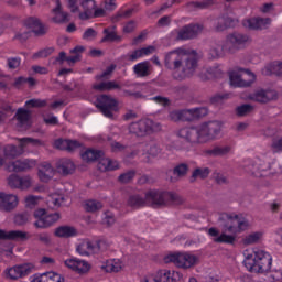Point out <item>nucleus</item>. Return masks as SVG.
<instances>
[{
  "instance_id": "obj_25",
  "label": "nucleus",
  "mask_w": 282,
  "mask_h": 282,
  "mask_svg": "<svg viewBox=\"0 0 282 282\" xmlns=\"http://www.w3.org/2000/svg\"><path fill=\"white\" fill-rule=\"evenodd\" d=\"M156 280L159 282H177L182 281V274L180 271L169 270V269H161L156 273Z\"/></svg>"
},
{
  "instance_id": "obj_59",
  "label": "nucleus",
  "mask_w": 282,
  "mask_h": 282,
  "mask_svg": "<svg viewBox=\"0 0 282 282\" xmlns=\"http://www.w3.org/2000/svg\"><path fill=\"white\" fill-rule=\"evenodd\" d=\"M230 98V94H216L210 98L212 105H219L224 102V100H228Z\"/></svg>"
},
{
  "instance_id": "obj_24",
  "label": "nucleus",
  "mask_w": 282,
  "mask_h": 282,
  "mask_svg": "<svg viewBox=\"0 0 282 282\" xmlns=\"http://www.w3.org/2000/svg\"><path fill=\"white\" fill-rule=\"evenodd\" d=\"M36 166V160L34 159H24L11 162L8 166L9 171H13V173H21L23 171H30V169H34Z\"/></svg>"
},
{
  "instance_id": "obj_63",
  "label": "nucleus",
  "mask_w": 282,
  "mask_h": 282,
  "mask_svg": "<svg viewBox=\"0 0 282 282\" xmlns=\"http://www.w3.org/2000/svg\"><path fill=\"white\" fill-rule=\"evenodd\" d=\"M151 100L156 102V105H161V107H169L171 105V100L167 97L155 96Z\"/></svg>"
},
{
  "instance_id": "obj_47",
  "label": "nucleus",
  "mask_w": 282,
  "mask_h": 282,
  "mask_svg": "<svg viewBox=\"0 0 282 282\" xmlns=\"http://www.w3.org/2000/svg\"><path fill=\"white\" fill-rule=\"evenodd\" d=\"M84 208L87 213H98L102 208V203L96 199H88L85 202Z\"/></svg>"
},
{
  "instance_id": "obj_32",
  "label": "nucleus",
  "mask_w": 282,
  "mask_h": 282,
  "mask_svg": "<svg viewBox=\"0 0 282 282\" xmlns=\"http://www.w3.org/2000/svg\"><path fill=\"white\" fill-rule=\"evenodd\" d=\"M32 118V112L24 108H19L15 112V120L20 127L28 129L30 127V120Z\"/></svg>"
},
{
  "instance_id": "obj_28",
  "label": "nucleus",
  "mask_w": 282,
  "mask_h": 282,
  "mask_svg": "<svg viewBox=\"0 0 282 282\" xmlns=\"http://www.w3.org/2000/svg\"><path fill=\"white\" fill-rule=\"evenodd\" d=\"M82 10L84 11L79 13V19H82V21L93 19L94 10H96V0H83Z\"/></svg>"
},
{
  "instance_id": "obj_57",
  "label": "nucleus",
  "mask_w": 282,
  "mask_h": 282,
  "mask_svg": "<svg viewBox=\"0 0 282 282\" xmlns=\"http://www.w3.org/2000/svg\"><path fill=\"white\" fill-rule=\"evenodd\" d=\"M83 1L84 0H67L70 12L73 13L80 12V8L83 7Z\"/></svg>"
},
{
  "instance_id": "obj_43",
  "label": "nucleus",
  "mask_w": 282,
  "mask_h": 282,
  "mask_svg": "<svg viewBox=\"0 0 282 282\" xmlns=\"http://www.w3.org/2000/svg\"><path fill=\"white\" fill-rule=\"evenodd\" d=\"M227 28H235V19L228 17V15H221L218 18V24L216 26V30L218 32H224Z\"/></svg>"
},
{
  "instance_id": "obj_42",
  "label": "nucleus",
  "mask_w": 282,
  "mask_h": 282,
  "mask_svg": "<svg viewBox=\"0 0 282 282\" xmlns=\"http://www.w3.org/2000/svg\"><path fill=\"white\" fill-rule=\"evenodd\" d=\"M93 88L96 91H111L113 89H120V85L113 80H110V82H101L99 84H95Z\"/></svg>"
},
{
  "instance_id": "obj_5",
  "label": "nucleus",
  "mask_w": 282,
  "mask_h": 282,
  "mask_svg": "<svg viewBox=\"0 0 282 282\" xmlns=\"http://www.w3.org/2000/svg\"><path fill=\"white\" fill-rule=\"evenodd\" d=\"M178 138H183L185 141H176L174 143L176 151H191L193 144L204 143L200 126L182 128L178 130Z\"/></svg>"
},
{
  "instance_id": "obj_48",
  "label": "nucleus",
  "mask_w": 282,
  "mask_h": 282,
  "mask_svg": "<svg viewBox=\"0 0 282 282\" xmlns=\"http://www.w3.org/2000/svg\"><path fill=\"white\" fill-rule=\"evenodd\" d=\"M231 147L230 145H225V147H214L210 150H207V154L208 155H214L215 158H217L218 155H228V153L231 151Z\"/></svg>"
},
{
  "instance_id": "obj_31",
  "label": "nucleus",
  "mask_w": 282,
  "mask_h": 282,
  "mask_svg": "<svg viewBox=\"0 0 282 282\" xmlns=\"http://www.w3.org/2000/svg\"><path fill=\"white\" fill-rule=\"evenodd\" d=\"M97 169L102 173H106V171H118V169H120V163L117 160L105 158L98 162Z\"/></svg>"
},
{
  "instance_id": "obj_36",
  "label": "nucleus",
  "mask_w": 282,
  "mask_h": 282,
  "mask_svg": "<svg viewBox=\"0 0 282 282\" xmlns=\"http://www.w3.org/2000/svg\"><path fill=\"white\" fill-rule=\"evenodd\" d=\"M37 175L41 182H48L54 177V167L50 163H43L39 169Z\"/></svg>"
},
{
  "instance_id": "obj_62",
  "label": "nucleus",
  "mask_w": 282,
  "mask_h": 282,
  "mask_svg": "<svg viewBox=\"0 0 282 282\" xmlns=\"http://www.w3.org/2000/svg\"><path fill=\"white\" fill-rule=\"evenodd\" d=\"M116 64H111L106 68V70L99 75H96V80H102V78H107V76H111L113 72H116Z\"/></svg>"
},
{
  "instance_id": "obj_53",
  "label": "nucleus",
  "mask_w": 282,
  "mask_h": 282,
  "mask_svg": "<svg viewBox=\"0 0 282 282\" xmlns=\"http://www.w3.org/2000/svg\"><path fill=\"white\" fill-rule=\"evenodd\" d=\"M52 54H54V47L40 50L33 54V61H36L37 58H47V56H52Z\"/></svg>"
},
{
  "instance_id": "obj_19",
  "label": "nucleus",
  "mask_w": 282,
  "mask_h": 282,
  "mask_svg": "<svg viewBox=\"0 0 282 282\" xmlns=\"http://www.w3.org/2000/svg\"><path fill=\"white\" fill-rule=\"evenodd\" d=\"M8 184L11 188H19L20 191H28L32 186V177L30 176H19L17 174H11L8 177Z\"/></svg>"
},
{
  "instance_id": "obj_20",
  "label": "nucleus",
  "mask_w": 282,
  "mask_h": 282,
  "mask_svg": "<svg viewBox=\"0 0 282 282\" xmlns=\"http://www.w3.org/2000/svg\"><path fill=\"white\" fill-rule=\"evenodd\" d=\"M279 95L276 90H256L254 93L249 94V100H253V102H270V100H276Z\"/></svg>"
},
{
  "instance_id": "obj_55",
  "label": "nucleus",
  "mask_w": 282,
  "mask_h": 282,
  "mask_svg": "<svg viewBox=\"0 0 282 282\" xmlns=\"http://www.w3.org/2000/svg\"><path fill=\"white\" fill-rule=\"evenodd\" d=\"M43 199L41 196L29 195L25 197V206L26 208H35L39 206V200Z\"/></svg>"
},
{
  "instance_id": "obj_21",
  "label": "nucleus",
  "mask_w": 282,
  "mask_h": 282,
  "mask_svg": "<svg viewBox=\"0 0 282 282\" xmlns=\"http://www.w3.org/2000/svg\"><path fill=\"white\" fill-rule=\"evenodd\" d=\"M23 24L25 28H29V30H32L35 36H44V34H47V28H45L36 17L26 18Z\"/></svg>"
},
{
  "instance_id": "obj_11",
  "label": "nucleus",
  "mask_w": 282,
  "mask_h": 282,
  "mask_svg": "<svg viewBox=\"0 0 282 282\" xmlns=\"http://www.w3.org/2000/svg\"><path fill=\"white\" fill-rule=\"evenodd\" d=\"M19 142H20L19 147L14 144L4 145L3 148L4 158H7L8 160H14V158H19V155H23L25 151V147H28V144H32L33 147L41 144V140L32 139L30 137L21 138L19 139Z\"/></svg>"
},
{
  "instance_id": "obj_45",
  "label": "nucleus",
  "mask_w": 282,
  "mask_h": 282,
  "mask_svg": "<svg viewBox=\"0 0 282 282\" xmlns=\"http://www.w3.org/2000/svg\"><path fill=\"white\" fill-rule=\"evenodd\" d=\"M28 232L21 230H11L7 232V239L9 241H28Z\"/></svg>"
},
{
  "instance_id": "obj_2",
  "label": "nucleus",
  "mask_w": 282,
  "mask_h": 282,
  "mask_svg": "<svg viewBox=\"0 0 282 282\" xmlns=\"http://www.w3.org/2000/svg\"><path fill=\"white\" fill-rule=\"evenodd\" d=\"M180 202V195L173 192H160L155 189L148 191L144 196L142 194H132L128 197V206L138 210L144 208L148 204L151 206H166Z\"/></svg>"
},
{
  "instance_id": "obj_30",
  "label": "nucleus",
  "mask_w": 282,
  "mask_h": 282,
  "mask_svg": "<svg viewBox=\"0 0 282 282\" xmlns=\"http://www.w3.org/2000/svg\"><path fill=\"white\" fill-rule=\"evenodd\" d=\"M262 76H282V62L274 61L262 68Z\"/></svg>"
},
{
  "instance_id": "obj_58",
  "label": "nucleus",
  "mask_w": 282,
  "mask_h": 282,
  "mask_svg": "<svg viewBox=\"0 0 282 282\" xmlns=\"http://www.w3.org/2000/svg\"><path fill=\"white\" fill-rule=\"evenodd\" d=\"M140 58H142V51H140V48L126 55V61H130L131 63H135V61H140Z\"/></svg>"
},
{
  "instance_id": "obj_17",
  "label": "nucleus",
  "mask_w": 282,
  "mask_h": 282,
  "mask_svg": "<svg viewBox=\"0 0 282 282\" xmlns=\"http://www.w3.org/2000/svg\"><path fill=\"white\" fill-rule=\"evenodd\" d=\"M64 265L77 274H87V272L91 270V264H89V262L78 258L66 259Z\"/></svg>"
},
{
  "instance_id": "obj_29",
  "label": "nucleus",
  "mask_w": 282,
  "mask_h": 282,
  "mask_svg": "<svg viewBox=\"0 0 282 282\" xmlns=\"http://www.w3.org/2000/svg\"><path fill=\"white\" fill-rule=\"evenodd\" d=\"M56 170L61 175H72L76 171V164H74L72 159H61L57 162Z\"/></svg>"
},
{
  "instance_id": "obj_15",
  "label": "nucleus",
  "mask_w": 282,
  "mask_h": 282,
  "mask_svg": "<svg viewBox=\"0 0 282 282\" xmlns=\"http://www.w3.org/2000/svg\"><path fill=\"white\" fill-rule=\"evenodd\" d=\"M204 30L202 24L197 23H189L184 25L180 30H174L171 34H176L175 41H191L196 39V36Z\"/></svg>"
},
{
  "instance_id": "obj_39",
  "label": "nucleus",
  "mask_w": 282,
  "mask_h": 282,
  "mask_svg": "<svg viewBox=\"0 0 282 282\" xmlns=\"http://www.w3.org/2000/svg\"><path fill=\"white\" fill-rule=\"evenodd\" d=\"M102 158V151L95 149H87L84 153H82V160L84 162H96Z\"/></svg>"
},
{
  "instance_id": "obj_49",
  "label": "nucleus",
  "mask_w": 282,
  "mask_h": 282,
  "mask_svg": "<svg viewBox=\"0 0 282 282\" xmlns=\"http://www.w3.org/2000/svg\"><path fill=\"white\" fill-rule=\"evenodd\" d=\"M254 111V106L250 104H243L236 108V116L239 118H243L245 116H248Z\"/></svg>"
},
{
  "instance_id": "obj_1",
  "label": "nucleus",
  "mask_w": 282,
  "mask_h": 282,
  "mask_svg": "<svg viewBox=\"0 0 282 282\" xmlns=\"http://www.w3.org/2000/svg\"><path fill=\"white\" fill-rule=\"evenodd\" d=\"M199 65V54L196 50L182 46L167 53L164 66L172 73L174 80H186L195 75Z\"/></svg>"
},
{
  "instance_id": "obj_64",
  "label": "nucleus",
  "mask_w": 282,
  "mask_h": 282,
  "mask_svg": "<svg viewBox=\"0 0 282 282\" xmlns=\"http://www.w3.org/2000/svg\"><path fill=\"white\" fill-rule=\"evenodd\" d=\"M102 223L106 224V226H113L116 224V216L111 212H106L104 214Z\"/></svg>"
},
{
  "instance_id": "obj_6",
  "label": "nucleus",
  "mask_w": 282,
  "mask_h": 282,
  "mask_svg": "<svg viewBox=\"0 0 282 282\" xmlns=\"http://www.w3.org/2000/svg\"><path fill=\"white\" fill-rule=\"evenodd\" d=\"M219 221H224L221 224L224 232H232L234 235H237L238 232L248 230V220L239 217L237 214L223 213L219 216Z\"/></svg>"
},
{
  "instance_id": "obj_54",
  "label": "nucleus",
  "mask_w": 282,
  "mask_h": 282,
  "mask_svg": "<svg viewBox=\"0 0 282 282\" xmlns=\"http://www.w3.org/2000/svg\"><path fill=\"white\" fill-rule=\"evenodd\" d=\"M28 221H30V214H28V212L20 213L14 216V224L17 226H25Z\"/></svg>"
},
{
  "instance_id": "obj_8",
  "label": "nucleus",
  "mask_w": 282,
  "mask_h": 282,
  "mask_svg": "<svg viewBox=\"0 0 282 282\" xmlns=\"http://www.w3.org/2000/svg\"><path fill=\"white\" fill-rule=\"evenodd\" d=\"M164 263H174L176 268H182L183 270H188L193 265L197 264L199 258L195 254L188 252H175L169 253L163 258Z\"/></svg>"
},
{
  "instance_id": "obj_50",
  "label": "nucleus",
  "mask_w": 282,
  "mask_h": 282,
  "mask_svg": "<svg viewBox=\"0 0 282 282\" xmlns=\"http://www.w3.org/2000/svg\"><path fill=\"white\" fill-rule=\"evenodd\" d=\"M26 109H39L41 107H47V100L45 99H30L24 104Z\"/></svg>"
},
{
  "instance_id": "obj_14",
  "label": "nucleus",
  "mask_w": 282,
  "mask_h": 282,
  "mask_svg": "<svg viewBox=\"0 0 282 282\" xmlns=\"http://www.w3.org/2000/svg\"><path fill=\"white\" fill-rule=\"evenodd\" d=\"M204 30L202 24L197 23H189L184 25L180 30H174L171 34H176L175 41H191L196 39V36Z\"/></svg>"
},
{
  "instance_id": "obj_7",
  "label": "nucleus",
  "mask_w": 282,
  "mask_h": 282,
  "mask_svg": "<svg viewBox=\"0 0 282 282\" xmlns=\"http://www.w3.org/2000/svg\"><path fill=\"white\" fill-rule=\"evenodd\" d=\"M129 131L138 138H144L147 135H151L152 133H158V131H162V124L149 118H143L137 122H132L129 126Z\"/></svg>"
},
{
  "instance_id": "obj_23",
  "label": "nucleus",
  "mask_w": 282,
  "mask_h": 282,
  "mask_svg": "<svg viewBox=\"0 0 282 282\" xmlns=\"http://www.w3.org/2000/svg\"><path fill=\"white\" fill-rule=\"evenodd\" d=\"M270 23H272L270 18H250L243 20L242 25L248 28V30H265Z\"/></svg>"
},
{
  "instance_id": "obj_41",
  "label": "nucleus",
  "mask_w": 282,
  "mask_h": 282,
  "mask_svg": "<svg viewBox=\"0 0 282 282\" xmlns=\"http://www.w3.org/2000/svg\"><path fill=\"white\" fill-rule=\"evenodd\" d=\"M83 52H85V46H75L73 50H70V54L73 55L67 56L66 63H68V65H74L75 63H78V61H80L82 58Z\"/></svg>"
},
{
  "instance_id": "obj_12",
  "label": "nucleus",
  "mask_w": 282,
  "mask_h": 282,
  "mask_svg": "<svg viewBox=\"0 0 282 282\" xmlns=\"http://www.w3.org/2000/svg\"><path fill=\"white\" fill-rule=\"evenodd\" d=\"M33 216L36 219L34 223L35 228H50L54 226L58 219H61V214H50L43 208L36 209Z\"/></svg>"
},
{
  "instance_id": "obj_51",
  "label": "nucleus",
  "mask_w": 282,
  "mask_h": 282,
  "mask_svg": "<svg viewBox=\"0 0 282 282\" xmlns=\"http://www.w3.org/2000/svg\"><path fill=\"white\" fill-rule=\"evenodd\" d=\"M207 78H223L224 72L221 70V67L219 65H215L212 67H208L206 69Z\"/></svg>"
},
{
  "instance_id": "obj_33",
  "label": "nucleus",
  "mask_w": 282,
  "mask_h": 282,
  "mask_svg": "<svg viewBox=\"0 0 282 282\" xmlns=\"http://www.w3.org/2000/svg\"><path fill=\"white\" fill-rule=\"evenodd\" d=\"M52 13L54 14L52 18L53 23H67V21H69V14L63 11L61 0L56 1V7L52 10Z\"/></svg>"
},
{
  "instance_id": "obj_3",
  "label": "nucleus",
  "mask_w": 282,
  "mask_h": 282,
  "mask_svg": "<svg viewBox=\"0 0 282 282\" xmlns=\"http://www.w3.org/2000/svg\"><path fill=\"white\" fill-rule=\"evenodd\" d=\"M252 41L248 34L231 33L226 40L209 50V58H221L225 54H235L240 47H245L247 43Z\"/></svg>"
},
{
  "instance_id": "obj_38",
  "label": "nucleus",
  "mask_w": 282,
  "mask_h": 282,
  "mask_svg": "<svg viewBox=\"0 0 282 282\" xmlns=\"http://www.w3.org/2000/svg\"><path fill=\"white\" fill-rule=\"evenodd\" d=\"M105 36L101 39V43H113L115 41H122V37L116 33V26L104 29Z\"/></svg>"
},
{
  "instance_id": "obj_44",
  "label": "nucleus",
  "mask_w": 282,
  "mask_h": 282,
  "mask_svg": "<svg viewBox=\"0 0 282 282\" xmlns=\"http://www.w3.org/2000/svg\"><path fill=\"white\" fill-rule=\"evenodd\" d=\"M212 6H215V0L191 1L187 3V8L192 10H208Z\"/></svg>"
},
{
  "instance_id": "obj_16",
  "label": "nucleus",
  "mask_w": 282,
  "mask_h": 282,
  "mask_svg": "<svg viewBox=\"0 0 282 282\" xmlns=\"http://www.w3.org/2000/svg\"><path fill=\"white\" fill-rule=\"evenodd\" d=\"M221 133V123L219 121H209L200 124V135L204 142L215 140Z\"/></svg>"
},
{
  "instance_id": "obj_22",
  "label": "nucleus",
  "mask_w": 282,
  "mask_h": 282,
  "mask_svg": "<svg viewBox=\"0 0 282 282\" xmlns=\"http://www.w3.org/2000/svg\"><path fill=\"white\" fill-rule=\"evenodd\" d=\"M17 206H19V197H17V195L0 193V210L10 213V210H14Z\"/></svg>"
},
{
  "instance_id": "obj_18",
  "label": "nucleus",
  "mask_w": 282,
  "mask_h": 282,
  "mask_svg": "<svg viewBox=\"0 0 282 282\" xmlns=\"http://www.w3.org/2000/svg\"><path fill=\"white\" fill-rule=\"evenodd\" d=\"M34 265L31 263H24V264H19L13 268H10L6 271L7 278L11 279L12 281H17V279H21L23 276H28L30 272H32V269Z\"/></svg>"
},
{
  "instance_id": "obj_60",
  "label": "nucleus",
  "mask_w": 282,
  "mask_h": 282,
  "mask_svg": "<svg viewBox=\"0 0 282 282\" xmlns=\"http://www.w3.org/2000/svg\"><path fill=\"white\" fill-rule=\"evenodd\" d=\"M135 28H138V22L130 20L123 25L122 32L123 34H131V32H135Z\"/></svg>"
},
{
  "instance_id": "obj_34",
  "label": "nucleus",
  "mask_w": 282,
  "mask_h": 282,
  "mask_svg": "<svg viewBox=\"0 0 282 282\" xmlns=\"http://www.w3.org/2000/svg\"><path fill=\"white\" fill-rule=\"evenodd\" d=\"M54 235L61 239H69L72 237H76L78 235V230L72 226H59L55 229Z\"/></svg>"
},
{
  "instance_id": "obj_4",
  "label": "nucleus",
  "mask_w": 282,
  "mask_h": 282,
  "mask_svg": "<svg viewBox=\"0 0 282 282\" xmlns=\"http://www.w3.org/2000/svg\"><path fill=\"white\" fill-rule=\"evenodd\" d=\"M243 265L249 272L265 274L272 270V256L263 249L245 252Z\"/></svg>"
},
{
  "instance_id": "obj_46",
  "label": "nucleus",
  "mask_w": 282,
  "mask_h": 282,
  "mask_svg": "<svg viewBox=\"0 0 282 282\" xmlns=\"http://www.w3.org/2000/svg\"><path fill=\"white\" fill-rule=\"evenodd\" d=\"M262 237H263V232L256 231V232L245 236L242 239V243H243V246H252L254 243H259V241H261Z\"/></svg>"
},
{
  "instance_id": "obj_35",
  "label": "nucleus",
  "mask_w": 282,
  "mask_h": 282,
  "mask_svg": "<svg viewBox=\"0 0 282 282\" xmlns=\"http://www.w3.org/2000/svg\"><path fill=\"white\" fill-rule=\"evenodd\" d=\"M133 73L138 78H147V76L151 75V66L149 65V61L140 62L133 66Z\"/></svg>"
},
{
  "instance_id": "obj_10",
  "label": "nucleus",
  "mask_w": 282,
  "mask_h": 282,
  "mask_svg": "<svg viewBox=\"0 0 282 282\" xmlns=\"http://www.w3.org/2000/svg\"><path fill=\"white\" fill-rule=\"evenodd\" d=\"M257 80V75L250 69L237 68L229 73V83L231 87H250Z\"/></svg>"
},
{
  "instance_id": "obj_37",
  "label": "nucleus",
  "mask_w": 282,
  "mask_h": 282,
  "mask_svg": "<svg viewBox=\"0 0 282 282\" xmlns=\"http://www.w3.org/2000/svg\"><path fill=\"white\" fill-rule=\"evenodd\" d=\"M65 279L55 272H46L33 279V282H63Z\"/></svg>"
},
{
  "instance_id": "obj_9",
  "label": "nucleus",
  "mask_w": 282,
  "mask_h": 282,
  "mask_svg": "<svg viewBox=\"0 0 282 282\" xmlns=\"http://www.w3.org/2000/svg\"><path fill=\"white\" fill-rule=\"evenodd\" d=\"M204 116H208V108L206 107L174 110L170 112L169 118L174 122L180 120L183 122H193V120H197V118H204Z\"/></svg>"
},
{
  "instance_id": "obj_13",
  "label": "nucleus",
  "mask_w": 282,
  "mask_h": 282,
  "mask_svg": "<svg viewBox=\"0 0 282 282\" xmlns=\"http://www.w3.org/2000/svg\"><path fill=\"white\" fill-rule=\"evenodd\" d=\"M96 107L106 118H113V111L118 109V101L109 95L97 97Z\"/></svg>"
},
{
  "instance_id": "obj_26",
  "label": "nucleus",
  "mask_w": 282,
  "mask_h": 282,
  "mask_svg": "<svg viewBox=\"0 0 282 282\" xmlns=\"http://www.w3.org/2000/svg\"><path fill=\"white\" fill-rule=\"evenodd\" d=\"M209 237H216L214 238L215 243H227L229 246H232L236 241L235 236L227 235L226 232H223L219 235V230L215 227H210L208 229Z\"/></svg>"
},
{
  "instance_id": "obj_52",
  "label": "nucleus",
  "mask_w": 282,
  "mask_h": 282,
  "mask_svg": "<svg viewBox=\"0 0 282 282\" xmlns=\"http://www.w3.org/2000/svg\"><path fill=\"white\" fill-rule=\"evenodd\" d=\"M210 175V169L208 167H197L192 173V178L197 180L199 177L200 180H206Z\"/></svg>"
},
{
  "instance_id": "obj_40",
  "label": "nucleus",
  "mask_w": 282,
  "mask_h": 282,
  "mask_svg": "<svg viewBox=\"0 0 282 282\" xmlns=\"http://www.w3.org/2000/svg\"><path fill=\"white\" fill-rule=\"evenodd\" d=\"M77 252L80 254V257H89V254L96 252V245H94L91 241L82 242L77 247Z\"/></svg>"
},
{
  "instance_id": "obj_56",
  "label": "nucleus",
  "mask_w": 282,
  "mask_h": 282,
  "mask_svg": "<svg viewBox=\"0 0 282 282\" xmlns=\"http://www.w3.org/2000/svg\"><path fill=\"white\" fill-rule=\"evenodd\" d=\"M186 173H188V165L185 163L176 165L173 170V174L177 175V177H184Z\"/></svg>"
},
{
  "instance_id": "obj_27",
  "label": "nucleus",
  "mask_w": 282,
  "mask_h": 282,
  "mask_svg": "<svg viewBox=\"0 0 282 282\" xmlns=\"http://www.w3.org/2000/svg\"><path fill=\"white\" fill-rule=\"evenodd\" d=\"M124 268V262L120 259H108L100 264V270L107 273H118Z\"/></svg>"
},
{
  "instance_id": "obj_61",
  "label": "nucleus",
  "mask_w": 282,
  "mask_h": 282,
  "mask_svg": "<svg viewBox=\"0 0 282 282\" xmlns=\"http://www.w3.org/2000/svg\"><path fill=\"white\" fill-rule=\"evenodd\" d=\"M133 177H135V171H128L119 175V182H121V184H128Z\"/></svg>"
}]
</instances>
